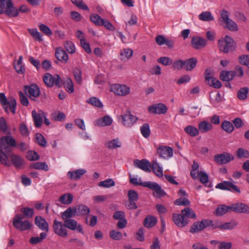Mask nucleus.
Wrapping results in <instances>:
<instances>
[{
  "instance_id": "5",
  "label": "nucleus",
  "mask_w": 249,
  "mask_h": 249,
  "mask_svg": "<svg viewBox=\"0 0 249 249\" xmlns=\"http://www.w3.org/2000/svg\"><path fill=\"white\" fill-rule=\"evenodd\" d=\"M43 81L48 88H52L55 85L57 88L61 87L62 80L59 75L54 74L53 76L49 73H46L43 77Z\"/></svg>"
},
{
  "instance_id": "54",
  "label": "nucleus",
  "mask_w": 249,
  "mask_h": 249,
  "mask_svg": "<svg viewBox=\"0 0 249 249\" xmlns=\"http://www.w3.org/2000/svg\"><path fill=\"white\" fill-rule=\"evenodd\" d=\"M141 132L145 138H148L150 134V126L148 124L145 123L141 127Z\"/></svg>"
},
{
  "instance_id": "51",
  "label": "nucleus",
  "mask_w": 249,
  "mask_h": 249,
  "mask_svg": "<svg viewBox=\"0 0 249 249\" xmlns=\"http://www.w3.org/2000/svg\"><path fill=\"white\" fill-rule=\"evenodd\" d=\"M20 212L22 213L24 215V218H32L34 214V209L29 207H24L20 209Z\"/></svg>"
},
{
  "instance_id": "37",
  "label": "nucleus",
  "mask_w": 249,
  "mask_h": 249,
  "mask_svg": "<svg viewBox=\"0 0 249 249\" xmlns=\"http://www.w3.org/2000/svg\"><path fill=\"white\" fill-rule=\"evenodd\" d=\"M31 168H34L37 170H43L46 171L49 170V167L45 162H37L32 163L30 165Z\"/></svg>"
},
{
  "instance_id": "45",
  "label": "nucleus",
  "mask_w": 249,
  "mask_h": 249,
  "mask_svg": "<svg viewBox=\"0 0 249 249\" xmlns=\"http://www.w3.org/2000/svg\"><path fill=\"white\" fill-rule=\"evenodd\" d=\"M115 182L112 178H107L98 183V186L103 188H110L115 186Z\"/></svg>"
},
{
  "instance_id": "34",
  "label": "nucleus",
  "mask_w": 249,
  "mask_h": 249,
  "mask_svg": "<svg viewBox=\"0 0 249 249\" xmlns=\"http://www.w3.org/2000/svg\"><path fill=\"white\" fill-rule=\"evenodd\" d=\"M151 168L152 169L153 173L158 177H161L163 176L162 168L159 164L155 160H153L151 164Z\"/></svg>"
},
{
  "instance_id": "19",
  "label": "nucleus",
  "mask_w": 249,
  "mask_h": 249,
  "mask_svg": "<svg viewBox=\"0 0 249 249\" xmlns=\"http://www.w3.org/2000/svg\"><path fill=\"white\" fill-rule=\"evenodd\" d=\"M64 223L66 228L73 231L77 230L78 231L81 233L83 234L84 233L82 226L81 224L78 225L75 220L70 219L64 221Z\"/></svg>"
},
{
  "instance_id": "55",
  "label": "nucleus",
  "mask_w": 249,
  "mask_h": 249,
  "mask_svg": "<svg viewBox=\"0 0 249 249\" xmlns=\"http://www.w3.org/2000/svg\"><path fill=\"white\" fill-rule=\"evenodd\" d=\"M198 168L199 165L198 163L194 161L192 166V170L190 172V176L195 180L198 178V176H196V171H198Z\"/></svg>"
},
{
  "instance_id": "1",
  "label": "nucleus",
  "mask_w": 249,
  "mask_h": 249,
  "mask_svg": "<svg viewBox=\"0 0 249 249\" xmlns=\"http://www.w3.org/2000/svg\"><path fill=\"white\" fill-rule=\"evenodd\" d=\"M15 140L10 135L2 136L0 139V162L7 166L11 163L8 156L12 152V147H16Z\"/></svg>"
},
{
  "instance_id": "25",
  "label": "nucleus",
  "mask_w": 249,
  "mask_h": 249,
  "mask_svg": "<svg viewBox=\"0 0 249 249\" xmlns=\"http://www.w3.org/2000/svg\"><path fill=\"white\" fill-rule=\"evenodd\" d=\"M112 123V119L108 115L99 118L94 123L95 125L99 126H109Z\"/></svg>"
},
{
  "instance_id": "44",
  "label": "nucleus",
  "mask_w": 249,
  "mask_h": 249,
  "mask_svg": "<svg viewBox=\"0 0 249 249\" xmlns=\"http://www.w3.org/2000/svg\"><path fill=\"white\" fill-rule=\"evenodd\" d=\"M221 128L228 133H231L234 129L232 124L228 121H224L221 123Z\"/></svg>"
},
{
  "instance_id": "33",
  "label": "nucleus",
  "mask_w": 249,
  "mask_h": 249,
  "mask_svg": "<svg viewBox=\"0 0 249 249\" xmlns=\"http://www.w3.org/2000/svg\"><path fill=\"white\" fill-rule=\"evenodd\" d=\"M75 211L74 208H68L66 211L61 213V218L64 221L71 219L73 216L75 215Z\"/></svg>"
},
{
  "instance_id": "40",
  "label": "nucleus",
  "mask_w": 249,
  "mask_h": 249,
  "mask_svg": "<svg viewBox=\"0 0 249 249\" xmlns=\"http://www.w3.org/2000/svg\"><path fill=\"white\" fill-rule=\"evenodd\" d=\"M133 53V50L129 48L124 49L121 50L120 53L121 59L124 60L126 59L130 58L132 56Z\"/></svg>"
},
{
  "instance_id": "6",
  "label": "nucleus",
  "mask_w": 249,
  "mask_h": 249,
  "mask_svg": "<svg viewBox=\"0 0 249 249\" xmlns=\"http://www.w3.org/2000/svg\"><path fill=\"white\" fill-rule=\"evenodd\" d=\"M24 218L20 214H17L13 219V226L18 230L23 231L30 229L33 226L32 224L29 220L22 221Z\"/></svg>"
},
{
  "instance_id": "17",
  "label": "nucleus",
  "mask_w": 249,
  "mask_h": 249,
  "mask_svg": "<svg viewBox=\"0 0 249 249\" xmlns=\"http://www.w3.org/2000/svg\"><path fill=\"white\" fill-rule=\"evenodd\" d=\"M191 44L194 49L200 50L206 46L207 40L203 37L195 36L192 37Z\"/></svg>"
},
{
  "instance_id": "24",
  "label": "nucleus",
  "mask_w": 249,
  "mask_h": 249,
  "mask_svg": "<svg viewBox=\"0 0 249 249\" xmlns=\"http://www.w3.org/2000/svg\"><path fill=\"white\" fill-rule=\"evenodd\" d=\"M32 115L35 122V126L36 127H40L42 123L43 118L45 117V113L42 111H40L39 113H37L36 111L33 110Z\"/></svg>"
},
{
  "instance_id": "26",
  "label": "nucleus",
  "mask_w": 249,
  "mask_h": 249,
  "mask_svg": "<svg viewBox=\"0 0 249 249\" xmlns=\"http://www.w3.org/2000/svg\"><path fill=\"white\" fill-rule=\"evenodd\" d=\"M86 172L85 169H79L74 171H69L67 176L70 178L76 180L79 179Z\"/></svg>"
},
{
  "instance_id": "61",
  "label": "nucleus",
  "mask_w": 249,
  "mask_h": 249,
  "mask_svg": "<svg viewBox=\"0 0 249 249\" xmlns=\"http://www.w3.org/2000/svg\"><path fill=\"white\" fill-rule=\"evenodd\" d=\"M174 204L175 205H178V206H187L190 205V202L189 200L185 197H180L179 198H178L176 199L174 201Z\"/></svg>"
},
{
  "instance_id": "64",
  "label": "nucleus",
  "mask_w": 249,
  "mask_h": 249,
  "mask_svg": "<svg viewBox=\"0 0 249 249\" xmlns=\"http://www.w3.org/2000/svg\"><path fill=\"white\" fill-rule=\"evenodd\" d=\"M157 61L164 66H169L173 63V60L166 56L160 57L158 59Z\"/></svg>"
},
{
  "instance_id": "63",
  "label": "nucleus",
  "mask_w": 249,
  "mask_h": 249,
  "mask_svg": "<svg viewBox=\"0 0 249 249\" xmlns=\"http://www.w3.org/2000/svg\"><path fill=\"white\" fill-rule=\"evenodd\" d=\"M90 20L96 25L101 26L103 19L100 16L97 14H92L90 17Z\"/></svg>"
},
{
  "instance_id": "39",
  "label": "nucleus",
  "mask_w": 249,
  "mask_h": 249,
  "mask_svg": "<svg viewBox=\"0 0 249 249\" xmlns=\"http://www.w3.org/2000/svg\"><path fill=\"white\" fill-rule=\"evenodd\" d=\"M229 211H231V206L220 205L215 210V214L218 216H221L226 213Z\"/></svg>"
},
{
  "instance_id": "18",
  "label": "nucleus",
  "mask_w": 249,
  "mask_h": 249,
  "mask_svg": "<svg viewBox=\"0 0 249 249\" xmlns=\"http://www.w3.org/2000/svg\"><path fill=\"white\" fill-rule=\"evenodd\" d=\"M157 153L159 156L163 159H167L173 156V149L167 146H160L157 148Z\"/></svg>"
},
{
  "instance_id": "43",
  "label": "nucleus",
  "mask_w": 249,
  "mask_h": 249,
  "mask_svg": "<svg viewBox=\"0 0 249 249\" xmlns=\"http://www.w3.org/2000/svg\"><path fill=\"white\" fill-rule=\"evenodd\" d=\"M198 18L200 20L204 21H210L214 19L211 13L209 11L202 12L199 16Z\"/></svg>"
},
{
  "instance_id": "3",
  "label": "nucleus",
  "mask_w": 249,
  "mask_h": 249,
  "mask_svg": "<svg viewBox=\"0 0 249 249\" xmlns=\"http://www.w3.org/2000/svg\"><path fill=\"white\" fill-rule=\"evenodd\" d=\"M0 10L10 18L18 15V9L14 6L11 0H0Z\"/></svg>"
},
{
  "instance_id": "36",
  "label": "nucleus",
  "mask_w": 249,
  "mask_h": 249,
  "mask_svg": "<svg viewBox=\"0 0 249 249\" xmlns=\"http://www.w3.org/2000/svg\"><path fill=\"white\" fill-rule=\"evenodd\" d=\"M184 131L191 137H196L199 134L198 129L191 125L185 127L184 129Z\"/></svg>"
},
{
  "instance_id": "41",
  "label": "nucleus",
  "mask_w": 249,
  "mask_h": 249,
  "mask_svg": "<svg viewBox=\"0 0 249 249\" xmlns=\"http://www.w3.org/2000/svg\"><path fill=\"white\" fill-rule=\"evenodd\" d=\"M249 91L248 87H244L240 89L237 92V97L240 100H244L247 98V95Z\"/></svg>"
},
{
  "instance_id": "29",
  "label": "nucleus",
  "mask_w": 249,
  "mask_h": 249,
  "mask_svg": "<svg viewBox=\"0 0 249 249\" xmlns=\"http://www.w3.org/2000/svg\"><path fill=\"white\" fill-rule=\"evenodd\" d=\"M184 62L185 63L184 69L187 71H191L196 67L197 60L195 57H192Z\"/></svg>"
},
{
  "instance_id": "57",
  "label": "nucleus",
  "mask_w": 249,
  "mask_h": 249,
  "mask_svg": "<svg viewBox=\"0 0 249 249\" xmlns=\"http://www.w3.org/2000/svg\"><path fill=\"white\" fill-rule=\"evenodd\" d=\"M196 176L199 178V181L202 184H206L208 182L209 177L206 173L203 171H198Z\"/></svg>"
},
{
  "instance_id": "15",
  "label": "nucleus",
  "mask_w": 249,
  "mask_h": 249,
  "mask_svg": "<svg viewBox=\"0 0 249 249\" xmlns=\"http://www.w3.org/2000/svg\"><path fill=\"white\" fill-rule=\"evenodd\" d=\"M167 109V107L163 103L155 104L149 106L148 108V111L154 114H165Z\"/></svg>"
},
{
  "instance_id": "27",
  "label": "nucleus",
  "mask_w": 249,
  "mask_h": 249,
  "mask_svg": "<svg viewBox=\"0 0 249 249\" xmlns=\"http://www.w3.org/2000/svg\"><path fill=\"white\" fill-rule=\"evenodd\" d=\"M55 57L59 61L66 63L68 59V54L66 51L61 48L55 50Z\"/></svg>"
},
{
  "instance_id": "48",
  "label": "nucleus",
  "mask_w": 249,
  "mask_h": 249,
  "mask_svg": "<svg viewBox=\"0 0 249 249\" xmlns=\"http://www.w3.org/2000/svg\"><path fill=\"white\" fill-rule=\"evenodd\" d=\"M62 84L64 85V87L66 88V90L69 93H71L74 91L73 84L71 79L68 78L64 82L62 81L61 85Z\"/></svg>"
},
{
  "instance_id": "20",
  "label": "nucleus",
  "mask_w": 249,
  "mask_h": 249,
  "mask_svg": "<svg viewBox=\"0 0 249 249\" xmlns=\"http://www.w3.org/2000/svg\"><path fill=\"white\" fill-rule=\"evenodd\" d=\"M134 165L139 168L146 172H150L151 164L150 162L146 159H142V160H134Z\"/></svg>"
},
{
  "instance_id": "30",
  "label": "nucleus",
  "mask_w": 249,
  "mask_h": 249,
  "mask_svg": "<svg viewBox=\"0 0 249 249\" xmlns=\"http://www.w3.org/2000/svg\"><path fill=\"white\" fill-rule=\"evenodd\" d=\"M10 156L12 164L17 168H19L24 162L23 159L20 156L15 154H11Z\"/></svg>"
},
{
  "instance_id": "38",
  "label": "nucleus",
  "mask_w": 249,
  "mask_h": 249,
  "mask_svg": "<svg viewBox=\"0 0 249 249\" xmlns=\"http://www.w3.org/2000/svg\"><path fill=\"white\" fill-rule=\"evenodd\" d=\"M238 225V222L232 220L231 221L220 225L221 230H231L235 228Z\"/></svg>"
},
{
  "instance_id": "42",
  "label": "nucleus",
  "mask_w": 249,
  "mask_h": 249,
  "mask_svg": "<svg viewBox=\"0 0 249 249\" xmlns=\"http://www.w3.org/2000/svg\"><path fill=\"white\" fill-rule=\"evenodd\" d=\"M73 199V196L71 194H65L62 195L59 198V201L64 204H71Z\"/></svg>"
},
{
  "instance_id": "10",
  "label": "nucleus",
  "mask_w": 249,
  "mask_h": 249,
  "mask_svg": "<svg viewBox=\"0 0 249 249\" xmlns=\"http://www.w3.org/2000/svg\"><path fill=\"white\" fill-rule=\"evenodd\" d=\"M211 223L212 220L209 219H203L201 221H196L191 226L189 231L194 233L202 231L205 228L209 227Z\"/></svg>"
},
{
  "instance_id": "22",
  "label": "nucleus",
  "mask_w": 249,
  "mask_h": 249,
  "mask_svg": "<svg viewBox=\"0 0 249 249\" xmlns=\"http://www.w3.org/2000/svg\"><path fill=\"white\" fill-rule=\"evenodd\" d=\"M35 224L40 229L45 231V233L49 231V225L46 220L41 216H36L35 218Z\"/></svg>"
},
{
  "instance_id": "56",
  "label": "nucleus",
  "mask_w": 249,
  "mask_h": 249,
  "mask_svg": "<svg viewBox=\"0 0 249 249\" xmlns=\"http://www.w3.org/2000/svg\"><path fill=\"white\" fill-rule=\"evenodd\" d=\"M236 155L239 159L242 158L247 159L249 158V151L242 148H239L236 151Z\"/></svg>"
},
{
  "instance_id": "21",
  "label": "nucleus",
  "mask_w": 249,
  "mask_h": 249,
  "mask_svg": "<svg viewBox=\"0 0 249 249\" xmlns=\"http://www.w3.org/2000/svg\"><path fill=\"white\" fill-rule=\"evenodd\" d=\"M231 211L238 213H249V207L243 203H235L231 205Z\"/></svg>"
},
{
  "instance_id": "35",
  "label": "nucleus",
  "mask_w": 249,
  "mask_h": 249,
  "mask_svg": "<svg viewBox=\"0 0 249 249\" xmlns=\"http://www.w3.org/2000/svg\"><path fill=\"white\" fill-rule=\"evenodd\" d=\"M198 129L201 133L207 132L213 128L212 124L206 121H202L198 124Z\"/></svg>"
},
{
  "instance_id": "11",
  "label": "nucleus",
  "mask_w": 249,
  "mask_h": 249,
  "mask_svg": "<svg viewBox=\"0 0 249 249\" xmlns=\"http://www.w3.org/2000/svg\"><path fill=\"white\" fill-rule=\"evenodd\" d=\"M53 231L55 234L62 237H66L68 235V230L65 227V224L55 219L53 225Z\"/></svg>"
},
{
  "instance_id": "59",
  "label": "nucleus",
  "mask_w": 249,
  "mask_h": 249,
  "mask_svg": "<svg viewBox=\"0 0 249 249\" xmlns=\"http://www.w3.org/2000/svg\"><path fill=\"white\" fill-rule=\"evenodd\" d=\"M73 4L75 5L77 7L84 10H89L88 6L82 0H71Z\"/></svg>"
},
{
  "instance_id": "4",
  "label": "nucleus",
  "mask_w": 249,
  "mask_h": 249,
  "mask_svg": "<svg viewBox=\"0 0 249 249\" xmlns=\"http://www.w3.org/2000/svg\"><path fill=\"white\" fill-rule=\"evenodd\" d=\"M236 44L229 36L226 35L224 38L218 40V48L221 52L227 53L236 49Z\"/></svg>"
},
{
  "instance_id": "58",
  "label": "nucleus",
  "mask_w": 249,
  "mask_h": 249,
  "mask_svg": "<svg viewBox=\"0 0 249 249\" xmlns=\"http://www.w3.org/2000/svg\"><path fill=\"white\" fill-rule=\"evenodd\" d=\"M225 24L226 27L231 31L234 32L238 30L237 24L231 19L227 21Z\"/></svg>"
},
{
  "instance_id": "8",
  "label": "nucleus",
  "mask_w": 249,
  "mask_h": 249,
  "mask_svg": "<svg viewBox=\"0 0 249 249\" xmlns=\"http://www.w3.org/2000/svg\"><path fill=\"white\" fill-rule=\"evenodd\" d=\"M24 90L29 98L34 101H35L36 98L38 97L40 94L39 88L36 84H32L30 86H25Z\"/></svg>"
},
{
  "instance_id": "14",
  "label": "nucleus",
  "mask_w": 249,
  "mask_h": 249,
  "mask_svg": "<svg viewBox=\"0 0 249 249\" xmlns=\"http://www.w3.org/2000/svg\"><path fill=\"white\" fill-rule=\"evenodd\" d=\"M215 161L219 164H226L234 160V157L229 153L224 152L215 155L214 157Z\"/></svg>"
},
{
  "instance_id": "12",
  "label": "nucleus",
  "mask_w": 249,
  "mask_h": 249,
  "mask_svg": "<svg viewBox=\"0 0 249 249\" xmlns=\"http://www.w3.org/2000/svg\"><path fill=\"white\" fill-rule=\"evenodd\" d=\"M215 187L217 189L223 190H228L232 192H235L238 193L241 192L239 188L237 186L233 184L231 182L228 181H224L218 183Z\"/></svg>"
},
{
  "instance_id": "13",
  "label": "nucleus",
  "mask_w": 249,
  "mask_h": 249,
  "mask_svg": "<svg viewBox=\"0 0 249 249\" xmlns=\"http://www.w3.org/2000/svg\"><path fill=\"white\" fill-rule=\"evenodd\" d=\"M215 187L217 189L223 190H228L232 192H235L238 193L241 192L239 188L237 186L233 184L231 182L228 181H224L218 183Z\"/></svg>"
},
{
  "instance_id": "60",
  "label": "nucleus",
  "mask_w": 249,
  "mask_h": 249,
  "mask_svg": "<svg viewBox=\"0 0 249 249\" xmlns=\"http://www.w3.org/2000/svg\"><path fill=\"white\" fill-rule=\"evenodd\" d=\"M185 63L183 60H176L172 63V69L173 70H180L184 68Z\"/></svg>"
},
{
  "instance_id": "7",
  "label": "nucleus",
  "mask_w": 249,
  "mask_h": 249,
  "mask_svg": "<svg viewBox=\"0 0 249 249\" xmlns=\"http://www.w3.org/2000/svg\"><path fill=\"white\" fill-rule=\"evenodd\" d=\"M0 103L2 106L5 111L8 112V107L9 109L13 114H15L17 107L16 100L14 98H11L10 100H8L4 93H0Z\"/></svg>"
},
{
  "instance_id": "23",
  "label": "nucleus",
  "mask_w": 249,
  "mask_h": 249,
  "mask_svg": "<svg viewBox=\"0 0 249 249\" xmlns=\"http://www.w3.org/2000/svg\"><path fill=\"white\" fill-rule=\"evenodd\" d=\"M147 188L155 191L158 197L160 198L162 196H165L166 195L164 191L161 189L160 185L156 182L149 181V184Z\"/></svg>"
},
{
  "instance_id": "9",
  "label": "nucleus",
  "mask_w": 249,
  "mask_h": 249,
  "mask_svg": "<svg viewBox=\"0 0 249 249\" xmlns=\"http://www.w3.org/2000/svg\"><path fill=\"white\" fill-rule=\"evenodd\" d=\"M122 124L126 127H131L138 120V118L132 114L129 110H126L121 115Z\"/></svg>"
},
{
  "instance_id": "2",
  "label": "nucleus",
  "mask_w": 249,
  "mask_h": 249,
  "mask_svg": "<svg viewBox=\"0 0 249 249\" xmlns=\"http://www.w3.org/2000/svg\"><path fill=\"white\" fill-rule=\"evenodd\" d=\"M181 213V214L173 213L172 215L173 222L179 228H183L189 223L188 218L196 219L195 212L189 207L182 210Z\"/></svg>"
},
{
  "instance_id": "16",
  "label": "nucleus",
  "mask_w": 249,
  "mask_h": 249,
  "mask_svg": "<svg viewBox=\"0 0 249 249\" xmlns=\"http://www.w3.org/2000/svg\"><path fill=\"white\" fill-rule=\"evenodd\" d=\"M112 91L116 95L124 96L130 92V89L124 85L114 84L111 87Z\"/></svg>"
},
{
  "instance_id": "62",
  "label": "nucleus",
  "mask_w": 249,
  "mask_h": 249,
  "mask_svg": "<svg viewBox=\"0 0 249 249\" xmlns=\"http://www.w3.org/2000/svg\"><path fill=\"white\" fill-rule=\"evenodd\" d=\"M64 47L66 50L70 53H74L75 51L74 44L71 41H66L64 43Z\"/></svg>"
},
{
  "instance_id": "32",
  "label": "nucleus",
  "mask_w": 249,
  "mask_h": 249,
  "mask_svg": "<svg viewBox=\"0 0 249 249\" xmlns=\"http://www.w3.org/2000/svg\"><path fill=\"white\" fill-rule=\"evenodd\" d=\"M157 219L155 217L151 215L147 216L143 221L144 227L150 228L154 227L157 224Z\"/></svg>"
},
{
  "instance_id": "47",
  "label": "nucleus",
  "mask_w": 249,
  "mask_h": 249,
  "mask_svg": "<svg viewBox=\"0 0 249 249\" xmlns=\"http://www.w3.org/2000/svg\"><path fill=\"white\" fill-rule=\"evenodd\" d=\"M105 146L109 149H115L121 146V143L118 138L114 139L105 143Z\"/></svg>"
},
{
  "instance_id": "50",
  "label": "nucleus",
  "mask_w": 249,
  "mask_h": 249,
  "mask_svg": "<svg viewBox=\"0 0 249 249\" xmlns=\"http://www.w3.org/2000/svg\"><path fill=\"white\" fill-rule=\"evenodd\" d=\"M129 182L135 186H142L144 187H147L149 181L139 182L137 178L132 177L131 175H129Z\"/></svg>"
},
{
  "instance_id": "52",
  "label": "nucleus",
  "mask_w": 249,
  "mask_h": 249,
  "mask_svg": "<svg viewBox=\"0 0 249 249\" xmlns=\"http://www.w3.org/2000/svg\"><path fill=\"white\" fill-rule=\"evenodd\" d=\"M36 142L39 145L45 147L47 145V142L45 138L40 133L36 134Z\"/></svg>"
},
{
  "instance_id": "53",
  "label": "nucleus",
  "mask_w": 249,
  "mask_h": 249,
  "mask_svg": "<svg viewBox=\"0 0 249 249\" xmlns=\"http://www.w3.org/2000/svg\"><path fill=\"white\" fill-rule=\"evenodd\" d=\"M87 102L88 104H91V105L101 108L103 107V105L102 103V102L100 101V100L94 97H91L89 98L88 100H87Z\"/></svg>"
},
{
  "instance_id": "31",
  "label": "nucleus",
  "mask_w": 249,
  "mask_h": 249,
  "mask_svg": "<svg viewBox=\"0 0 249 249\" xmlns=\"http://www.w3.org/2000/svg\"><path fill=\"white\" fill-rule=\"evenodd\" d=\"M235 76V72L233 71H223L220 74V79L224 81H230L232 80Z\"/></svg>"
},
{
  "instance_id": "28",
  "label": "nucleus",
  "mask_w": 249,
  "mask_h": 249,
  "mask_svg": "<svg viewBox=\"0 0 249 249\" xmlns=\"http://www.w3.org/2000/svg\"><path fill=\"white\" fill-rule=\"evenodd\" d=\"M74 208L76 215L78 216L88 215L90 213L89 209L84 205H79Z\"/></svg>"
},
{
  "instance_id": "46",
  "label": "nucleus",
  "mask_w": 249,
  "mask_h": 249,
  "mask_svg": "<svg viewBox=\"0 0 249 249\" xmlns=\"http://www.w3.org/2000/svg\"><path fill=\"white\" fill-rule=\"evenodd\" d=\"M47 236V233L45 232H41L40 234V237H33L29 240V242L33 245H36L42 241Z\"/></svg>"
},
{
  "instance_id": "49",
  "label": "nucleus",
  "mask_w": 249,
  "mask_h": 249,
  "mask_svg": "<svg viewBox=\"0 0 249 249\" xmlns=\"http://www.w3.org/2000/svg\"><path fill=\"white\" fill-rule=\"evenodd\" d=\"M28 31L35 40H37L39 42H41L42 41V35L39 32H38L37 29H29Z\"/></svg>"
}]
</instances>
